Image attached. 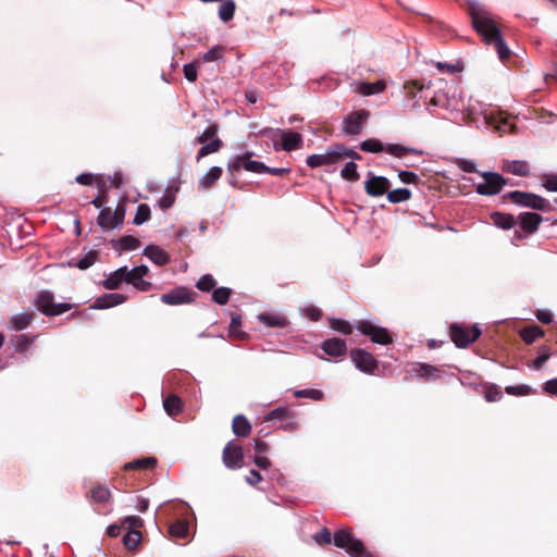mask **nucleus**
<instances>
[{
  "mask_svg": "<svg viewBox=\"0 0 557 557\" xmlns=\"http://www.w3.org/2000/svg\"><path fill=\"white\" fill-rule=\"evenodd\" d=\"M471 23L475 32L486 45H493L498 58L505 62L510 59L511 51L505 44L496 22L485 12L471 10Z\"/></svg>",
  "mask_w": 557,
  "mask_h": 557,
  "instance_id": "obj_1",
  "label": "nucleus"
},
{
  "mask_svg": "<svg viewBox=\"0 0 557 557\" xmlns=\"http://www.w3.org/2000/svg\"><path fill=\"white\" fill-rule=\"evenodd\" d=\"M502 199L536 211L549 212L553 210V206L547 199L529 191L512 190L503 195Z\"/></svg>",
  "mask_w": 557,
  "mask_h": 557,
  "instance_id": "obj_2",
  "label": "nucleus"
},
{
  "mask_svg": "<svg viewBox=\"0 0 557 557\" xmlns=\"http://www.w3.org/2000/svg\"><path fill=\"white\" fill-rule=\"evenodd\" d=\"M334 544L345 549L350 557H373L363 543L356 539L350 529H341L334 534Z\"/></svg>",
  "mask_w": 557,
  "mask_h": 557,
  "instance_id": "obj_3",
  "label": "nucleus"
},
{
  "mask_svg": "<svg viewBox=\"0 0 557 557\" xmlns=\"http://www.w3.org/2000/svg\"><path fill=\"white\" fill-rule=\"evenodd\" d=\"M360 149L364 152L377 153L381 151H385L396 158H403L407 154H417L421 156L423 153L422 150L416 148H408L398 144H388L384 146L382 141L376 138H369L363 140L360 144Z\"/></svg>",
  "mask_w": 557,
  "mask_h": 557,
  "instance_id": "obj_4",
  "label": "nucleus"
},
{
  "mask_svg": "<svg viewBox=\"0 0 557 557\" xmlns=\"http://www.w3.org/2000/svg\"><path fill=\"white\" fill-rule=\"evenodd\" d=\"M36 308L47 317H57L72 308L67 302H55L54 296L49 290H40L37 293L35 301Z\"/></svg>",
  "mask_w": 557,
  "mask_h": 557,
  "instance_id": "obj_5",
  "label": "nucleus"
},
{
  "mask_svg": "<svg viewBox=\"0 0 557 557\" xmlns=\"http://www.w3.org/2000/svg\"><path fill=\"white\" fill-rule=\"evenodd\" d=\"M126 214L125 203L121 202L114 210L110 207L102 208L97 218V223L102 231H111L121 227Z\"/></svg>",
  "mask_w": 557,
  "mask_h": 557,
  "instance_id": "obj_6",
  "label": "nucleus"
},
{
  "mask_svg": "<svg viewBox=\"0 0 557 557\" xmlns=\"http://www.w3.org/2000/svg\"><path fill=\"white\" fill-rule=\"evenodd\" d=\"M481 335V330L476 326L453 323L449 326V336L454 344L459 348H466L475 342Z\"/></svg>",
  "mask_w": 557,
  "mask_h": 557,
  "instance_id": "obj_7",
  "label": "nucleus"
},
{
  "mask_svg": "<svg viewBox=\"0 0 557 557\" xmlns=\"http://www.w3.org/2000/svg\"><path fill=\"white\" fill-rule=\"evenodd\" d=\"M255 156L252 151H245L242 154L235 156L227 163V171L231 174L235 172H239L242 169H245L248 172L262 174L267 170V165L263 162L253 161L251 158Z\"/></svg>",
  "mask_w": 557,
  "mask_h": 557,
  "instance_id": "obj_8",
  "label": "nucleus"
},
{
  "mask_svg": "<svg viewBox=\"0 0 557 557\" xmlns=\"http://www.w3.org/2000/svg\"><path fill=\"white\" fill-rule=\"evenodd\" d=\"M483 183L478 184L475 190L482 196H494L499 194L507 185V180L496 172H483Z\"/></svg>",
  "mask_w": 557,
  "mask_h": 557,
  "instance_id": "obj_9",
  "label": "nucleus"
},
{
  "mask_svg": "<svg viewBox=\"0 0 557 557\" xmlns=\"http://www.w3.org/2000/svg\"><path fill=\"white\" fill-rule=\"evenodd\" d=\"M356 329L370 339L380 345H388L393 342V337L387 329L374 325L371 321L360 320L356 324Z\"/></svg>",
  "mask_w": 557,
  "mask_h": 557,
  "instance_id": "obj_10",
  "label": "nucleus"
},
{
  "mask_svg": "<svg viewBox=\"0 0 557 557\" xmlns=\"http://www.w3.org/2000/svg\"><path fill=\"white\" fill-rule=\"evenodd\" d=\"M222 460L228 469H239L244 463V451L239 444L230 441L223 448Z\"/></svg>",
  "mask_w": 557,
  "mask_h": 557,
  "instance_id": "obj_11",
  "label": "nucleus"
},
{
  "mask_svg": "<svg viewBox=\"0 0 557 557\" xmlns=\"http://www.w3.org/2000/svg\"><path fill=\"white\" fill-rule=\"evenodd\" d=\"M350 359L364 373L373 374L379 367V362L373 355L361 348L352 349L350 351Z\"/></svg>",
  "mask_w": 557,
  "mask_h": 557,
  "instance_id": "obj_12",
  "label": "nucleus"
},
{
  "mask_svg": "<svg viewBox=\"0 0 557 557\" xmlns=\"http://www.w3.org/2000/svg\"><path fill=\"white\" fill-rule=\"evenodd\" d=\"M196 293L187 287H175L169 293L162 294L160 299L163 304L169 306H177L183 304H190L195 300Z\"/></svg>",
  "mask_w": 557,
  "mask_h": 557,
  "instance_id": "obj_13",
  "label": "nucleus"
},
{
  "mask_svg": "<svg viewBox=\"0 0 557 557\" xmlns=\"http://www.w3.org/2000/svg\"><path fill=\"white\" fill-rule=\"evenodd\" d=\"M369 111L359 110L349 113L343 123V132L346 135H358L361 133L363 123L369 119Z\"/></svg>",
  "mask_w": 557,
  "mask_h": 557,
  "instance_id": "obj_14",
  "label": "nucleus"
},
{
  "mask_svg": "<svg viewBox=\"0 0 557 557\" xmlns=\"http://www.w3.org/2000/svg\"><path fill=\"white\" fill-rule=\"evenodd\" d=\"M389 187L391 183L386 177L377 176L372 173L368 174V180L364 182V190L370 197L386 195Z\"/></svg>",
  "mask_w": 557,
  "mask_h": 557,
  "instance_id": "obj_15",
  "label": "nucleus"
},
{
  "mask_svg": "<svg viewBox=\"0 0 557 557\" xmlns=\"http://www.w3.org/2000/svg\"><path fill=\"white\" fill-rule=\"evenodd\" d=\"M126 283L132 284L138 290L148 292L151 288V283L143 280L145 275L148 274L149 269L147 265H138L128 270L126 267Z\"/></svg>",
  "mask_w": 557,
  "mask_h": 557,
  "instance_id": "obj_16",
  "label": "nucleus"
},
{
  "mask_svg": "<svg viewBox=\"0 0 557 557\" xmlns=\"http://www.w3.org/2000/svg\"><path fill=\"white\" fill-rule=\"evenodd\" d=\"M542 221V215L535 212L525 211L517 216V223L527 235L537 232Z\"/></svg>",
  "mask_w": 557,
  "mask_h": 557,
  "instance_id": "obj_17",
  "label": "nucleus"
},
{
  "mask_svg": "<svg viewBox=\"0 0 557 557\" xmlns=\"http://www.w3.org/2000/svg\"><path fill=\"white\" fill-rule=\"evenodd\" d=\"M276 133L281 137V146L283 150L293 151L302 148L304 138L301 134L283 129H276Z\"/></svg>",
  "mask_w": 557,
  "mask_h": 557,
  "instance_id": "obj_18",
  "label": "nucleus"
},
{
  "mask_svg": "<svg viewBox=\"0 0 557 557\" xmlns=\"http://www.w3.org/2000/svg\"><path fill=\"white\" fill-rule=\"evenodd\" d=\"M336 162H338V154L335 147L323 154H311L306 160L307 165L312 169L331 165Z\"/></svg>",
  "mask_w": 557,
  "mask_h": 557,
  "instance_id": "obj_19",
  "label": "nucleus"
},
{
  "mask_svg": "<svg viewBox=\"0 0 557 557\" xmlns=\"http://www.w3.org/2000/svg\"><path fill=\"white\" fill-rule=\"evenodd\" d=\"M322 350L331 357H343L347 352V346L344 339L333 337L324 341L321 345Z\"/></svg>",
  "mask_w": 557,
  "mask_h": 557,
  "instance_id": "obj_20",
  "label": "nucleus"
},
{
  "mask_svg": "<svg viewBox=\"0 0 557 557\" xmlns=\"http://www.w3.org/2000/svg\"><path fill=\"white\" fill-rule=\"evenodd\" d=\"M127 297L123 294H103L95 300L94 308L108 309L125 302Z\"/></svg>",
  "mask_w": 557,
  "mask_h": 557,
  "instance_id": "obj_21",
  "label": "nucleus"
},
{
  "mask_svg": "<svg viewBox=\"0 0 557 557\" xmlns=\"http://www.w3.org/2000/svg\"><path fill=\"white\" fill-rule=\"evenodd\" d=\"M144 256L149 258L157 265H165L170 262V256L168 252L156 245H148L144 249Z\"/></svg>",
  "mask_w": 557,
  "mask_h": 557,
  "instance_id": "obj_22",
  "label": "nucleus"
},
{
  "mask_svg": "<svg viewBox=\"0 0 557 557\" xmlns=\"http://www.w3.org/2000/svg\"><path fill=\"white\" fill-rule=\"evenodd\" d=\"M232 431L238 437H247L251 433V424L244 414H236L232 421Z\"/></svg>",
  "mask_w": 557,
  "mask_h": 557,
  "instance_id": "obj_23",
  "label": "nucleus"
},
{
  "mask_svg": "<svg viewBox=\"0 0 557 557\" xmlns=\"http://www.w3.org/2000/svg\"><path fill=\"white\" fill-rule=\"evenodd\" d=\"M493 224L502 230H510L517 223V218L513 214L505 212H493L490 215Z\"/></svg>",
  "mask_w": 557,
  "mask_h": 557,
  "instance_id": "obj_24",
  "label": "nucleus"
},
{
  "mask_svg": "<svg viewBox=\"0 0 557 557\" xmlns=\"http://www.w3.org/2000/svg\"><path fill=\"white\" fill-rule=\"evenodd\" d=\"M503 171L518 176L530 175L529 163L522 160L505 161L503 165Z\"/></svg>",
  "mask_w": 557,
  "mask_h": 557,
  "instance_id": "obj_25",
  "label": "nucleus"
},
{
  "mask_svg": "<svg viewBox=\"0 0 557 557\" xmlns=\"http://www.w3.org/2000/svg\"><path fill=\"white\" fill-rule=\"evenodd\" d=\"M258 319L268 327H285L288 324L287 318L280 313L264 312L259 314Z\"/></svg>",
  "mask_w": 557,
  "mask_h": 557,
  "instance_id": "obj_26",
  "label": "nucleus"
},
{
  "mask_svg": "<svg viewBox=\"0 0 557 557\" xmlns=\"http://www.w3.org/2000/svg\"><path fill=\"white\" fill-rule=\"evenodd\" d=\"M33 320V312L18 313L10 319L9 326L13 331H23L32 324Z\"/></svg>",
  "mask_w": 557,
  "mask_h": 557,
  "instance_id": "obj_27",
  "label": "nucleus"
},
{
  "mask_svg": "<svg viewBox=\"0 0 557 557\" xmlns=\"http://www.w3.org/2000/svg\"><path fill=\"white\" fill-rule=\"evenodd\" d=\"M163 408L170 417H176L183 411V400L177 395L170 394L163 400Z\"/></svg>",
  "mask_w": 557,
  "mask_h": 557,
  "instance_id": "obj_28",
  "label": "nucleus"
},
{
  "mask_svg": "<svg viewBox=\"0 0 557 557\" xmlns=\"http://www.w3.org/2000/svg\"><path fill=\"white\" fill-rule=\"evenodd\" d=\"M126 267L115 270L103 281V286L107 289H117L123 282H126Z\"/></svg>",
  "mask_w": 557,
  "mask_h": 557,
  "instance_id": "obj_29",
  "label": "nucleus"
},
{
  "mask_svg": "<svg viewBox=\"0 0 557 557\" xmlns=\"http://www.w3.org/2000/svg\"><path fill=\"white\" fill-rule=\"evenodd\" d=\"M222 169L220 166H212L200 180L199 187L203 189L211 188L222 176Z\"/></svg>",
  "mask_w": 557,
  "mask_h": 557,
  "instance_id": "obj_30",
  "label": "nucleus"
},
{
  "mask_svg": "<svg viewBox=\"0 0 557 557\" xmlns=\"http://www.w3.org/2000/svg\"><path fill=\"white\" fill-rule=\"evenodd\" d=\"M169 534L173 540H185L189 534V525L185 520H177L170 524Z\"/></svg>",
  "mask_w": 557,
  "mask_h": 557,
  "instance_id": "obj_31",
  "label": "nucleus"
},
{
  "mask_svg": "<svg viewBox=\"0 0 557 557\" xmlns=\"http://www.w3.org/2000/svg\"><path fill=\"white\" fill-rule=\"evenodd\" d=\"M486 123L493 126L496 131L506 133L508 129H512L513 125L510 124L506 116H503L502 113L498 114H490L486 116Z\"/></svg>",
  "mask_w": 557,
  "mask_h": 557,
  "instance_id": "obj_32",
  "label": "nucleus"
},
{
  "mask_svg": "<svg viewBox=\"0 0 557 557\" xmlns=\"http://www.w3.org/2000/svg\"><path fill=\"white\" fill-rule=\"evenodd\" d=\"M296 416L297 414L289 408L280 407V408H275V409L271 410L269 413H267V416L264 417V420L265 421L280 420V421L284 422L285 420L296 419Z\"/></svg>",
  "mask_w": 557,
  "mask_h": 557,
  "instance_id": "obj_33",
  "label": "nucleus"
},
{
  "mask_svg": "<svg viewBox=\"0 0 557 557\" xmlns=\"http://www.w3.org/2000/svg\"><path fill=\"white\" fill-rule=\"evenodd\" d=\"M240 326H242V317L240 314L238 313H232V317H231V323H230V336L233 338V339H237V341H244L248 337V335L240 331Z\"/></svg>",
  "mask_w": 557,
  "mask_h": 557,
  "instance_id": "obj_34",
  "label": "nucleus"
},
{
  "mask_svg": "<svg viewBox=\"0 0 557 557\" xmlns=\"http://www.w3.org/2000/svg\"><path fill=\"white\" fill-rule=\"evenodd\" d=\"M89 493H90V498L92 499V502H95L97 504H106L112 497L110 490L107 486L101 485V484L94 486Z\"/></svg>",
  "mask_w": 557,
  "mask_h": 557,
  "instance_id": "obj_35",
  "label": "nucleus"
},
{
  "mask_svg": "<svg viewBox=\"0 0 557 557\" xmlns=\"http://www.w3.org/2000/svg\"><path fill=\"white\" fill-rule=\"evenodd\" d=\"M544 331L539 325H529L520 331V336L528 345L532 344L535 339L544 336Z\"/></svg>",
  "mask_w": 557,
  "mask_h": 557,
  "instance_id": "obj_36",
  "label": "nucleus"
},
{
  "mask_svg": "<svg viewBox=\"0 0 557 557\" xmlns=\"http://www.w3.org/2000/svg\"><path fill=\"white\" fill-rule=\"evenodd\" d=\"M222 146L223 143L220 138H213V140L202 144V147L197 152L196 160L199 162L206 156L218 152Z\"/></svg>",
  "mask_w": 557,
  "mask_h": 557,
  "instance_id": "obj_37",
  "label": "nucleus"
},
{
  "mask_svg": "<svg viewBox=\"0 0 557 557\" xmlns=\"http://www.w3.org/2000/svg\"><path fill=\"white\" fill-rule=\"evenodd\" d=\"M157 465V459L154 457H147L141 459L133 460L124 466L125 470H147L152 469Z\"/></svg>",
  "mask_w": 557,
  "mask_h": 557,
  "instance_id": "obj_38",
  "label": "nucleus"
},
{
  "mask_svg": "<svg viewBox=\"0 0 557 557\" xmlns=\"http://www.w3.org/2000/svg\"><path fill=\"white\" fill-rule=\"evenodd\" d=\"M140 246V240L132 235L122 236L114 242L113 247L121 250H135Z\"/></svg>",
  "mask_w": 557,
  "mask_h": 557,
  "instance_id": "obj_39",
  "label": "nucleus"
},
{
  "mask_svg": "<svg viewBox=\"0 0 557 557\" xmlns=\"http://www.w3.org/2000/svg\"><path fill=\"white\" fill-rule=\"evenodd\" d=\"M385 87L386 85L383 81H377L374 83H362L359 86V92L363 96H371L382 92Z\"/></svg>",
  "mask_w": 557,
  "mask_h": 557,
  "instance_id": "obj_40",
  "label": "nucleus"
},
{
  "mask_svg": "<svg viewBox=\"0 0 557 557\" xmlns=\"http://www.w3.org/2000/svg\"><path fill=\"white\" fill-rule=\"evenodd\" d=\"M386 197L391 203H399L409 200L411 198V191L408 188L388 189Z\"/></svg>",
  "mask_w": 557,
  "mask_h": 557,
  "instance_id": "obj_41",
  "label": "nucleus"
},
{
  "mask_svg": "<svg viewBox=\"0 0 557 557\" xmlns=\"http://www.w3.org/2000/svg\"><path fill=\"white\" fill-rule=\"evenodd\" d=\"M235 9H236V5L233 0L224 1L219 8V17L223 22L231 21L234 17Z\"/></svg>",
  "mask_w": 557,
  "mask_h": 557,
  "instance_id": "obj_42",
  "label": "nucleus"
},
{
  "mask_svg": "<svg viewBox=\"0 0 557 557\" xmlns=\"http://www.w3.org/2000/svg\"><path fill=\"white\" fill-rule=\"evenodd\" d=\"M413 371L419 377L430 380L438 372V369L428 363H417Z\"/></svg>",
  "mask_w": 557,
  "mask_h": 557,
  "instance_id": "obj_43",
  "label": "nucleus"
},
{
  "mask_svg": "<svg viewBox=\"0 0 557 557\" xmlns=\"http://www.w3.org/2000/svg\"><path fill=\"white\" fill-rule=\"evenodd\" d=\"M140 540H141L140 530L127 531L126 534L123 536V544L128 549H135L139 545Z\"/></svg>",
  "mask_w": 557,
  "mask_h": 557,
  "instance_id": "obj_44",
  "label": "nucleus"
},
{
  "mask_svg": "<svg viewBox=\"0 0 557 557\" xmlns=\"http://www.w3.org/2000/svg\"><path fill=\"white\" fill-rule=\"evenodd\" d=\"M341 175L344 180L349 182H357L360 175L357 171V164L352 161L347 162L341 171Z\"/></svg>",
  "mask_w": 557,
  "mask_h": 557,
  "instance_id": "obj_45",
  "label": "nucleus"
},
{
  "mask_svg": "<svg viewBox=\"0 0 557 557\" xmlns=\"http://www.w3.org/2000/svg\"><path fill=\"white\" fill-rule=\"evenodd\" d=\"M151 216L150 207L147 203H140L137 207L136 214L134 216L133 223L135 225H141L147 222Z\"/></svg>",
  "mask_w": 557,
  "mask_h": 557,
  "instance_id": "obj_46",
  "label": "nucleus"
},
{
  "mask_svg": "<svg viewBox=\"0 0 557 557\" xmlns=\"http://www.w3.org/2000/svg\"><path fill=\"white\" fill-rule=\"evenodd\" d=\"M218 132H219V125L213 123L211 125H209L201 135H199L195 141L197 144H206L207 141H211L213 140V138H219L218 137Z\"/></svg>",
  "mask_w": 557,
  "mask_h": 557,
  "instance_id": "obj_47",
  "label": "nucleus"
},
{
  "mask_svg": "<svg viewBox=\"0 0 557 557\" xmlns=\"http://www.w3.org/2000/svg\"><path fill=\"white\" fill-rule=\"evenodd\" d=\"M35 336H29L27 334L17 335L13 338V345L16 351H25L35 341Z\"/></svg>",
  "mask_w": 557,
  "mask_h": 557,
  "instance_id": "obj_48",
  "label": "nucleus"
},
{
  "mask_svg": "<svg viewBox=\"0 0 557 557\" xmlns=\"http://www.w3.org/2000/svg\"><path fill=\"white\" fill-rule=\"evenodd\" d=\"M330 326L332 330L336 331V332H339L342 334H345V335H349L352 333V326L351 324L346 321V320H342V319H332L330 321Z\"/></svg>",
  "mask_w": 557,
  "mask_h": 557,
  "instance_id": "obj_49",
  "label": "nucleus"
},
{
  "mask_svg": "<svg viewBox=\"0 0 557 557\" xmlns=\"http://www.w3.org/2000/svg\"><path fill=\"white\" fill-rule=\"evenodd\" d=\"M232 290L228 287H219L213 290L212 299L218 305H225L230 300Z\"/></svg>",
  "mask_w": 557,
  "mask_h": 557,
  "instance_id": "obj_50",
  "label": "nucleus"
},
{
  "mask_svg": "<svg viewBox=\"0 0 557 557\" xmlns=\"http://www.w3.org/2000/svg\"><path fill=\"white\" fill-rule=\"evenodd\" d=\"M99 252L90 250L75 265L81 270H87L98 260Z\"/></svg>",
  "mask_w": 557,
  "mask_h": 557,
  "instance_id": "obj_51",
  "label": "nucleus"
},
{
  "mask_svg": "<svg viewBox=\"0 0 557 557\" xmlns=\"http://www.w3.org/2000/svg\"><path fill=\"white\" fill-rule=\"evenodd\" d=\"M484 398L488 403L499 401L503 398V393L497 385L488 384L485 386Z\"/></svg>",
  "mask_w": 557,
  "mask_h": 557,
  "instance_id": "obj_52",
  "label": "nucleus"
},
{
  "mask_svg": "<svg viewBox=\"0 0 557 557\" xmlns=\"http://www.w3.org/2000/svg\"><path fill=\"white\" fill-rule=\"evenodd\" d=\"M224 51H225V48L222 47V46H215L213 48H211L210 50H208L203 55H202V62H213V61H219L223 58V54H224Z\"/></svg>",
  "mask_w": 557,
  "mask_h": 557,
  "instance_id": "obj_53",
  "label": "nucleus"
},
{
  "mask_svg": "<svg viewBox=\"0 0 557 557\" xmlns=\"http://www.w3.org/2000/svg\"><path fill=\"white\" fill-rule=\"evenodd\" d=\"M215 284L216 282L211 274H205L198 280L196 287L201 292H210L215 287Z\"/></svg>",
  "mask_w": 557,
  "mask_h": 557,
  "instance_id": "obj_54",
  "label": "nucleus"
},
{
  "mask_svg": "<svg viewBox=\"0 0 557 557\" xmlns=\"http://www.w3.org/2000/svg\"><path fill=\"white\" fill-rule=\"evenodd\" d=\"M295 396L298 398H310L313 400H322L324 394L320 389H299L295 392Z\"/></svg>",
  "mask_w": 557,
  "mask_h": 557,
  "instance_id": "obj_55",
  "label": "nucleus"
},
{
  "mask_svg": "<svg viewBox=\"0 0 557 557\" xmlns=\"http://www.w3.org/2000/svg\"><path fill=\"white\" fill-rule=\"evenodd\" d=\"M143 525L144 521L138 516H128L122 522V527L127 531L139 530Z\"/></svg>",
  "mask_w": 557,
  "mask_h": 557,
  "instance_id": "obj_56",
  "label": "nucleus"
},
{
  "mask_svg": "<svg viewBox=\"0 0 557 557\" xmlns=\"http://www.w3.org/2000/svg\"><path fill=\"white\" fill-rule=\"evenodd\" d=\"M423 87L424 86L419 81H412L405 83L404 90L409 99H413Z\"/></svg>",
  "mask_w": 557,
  "mask_h": 557,
  "instance_id": "obj_57",
  "label": "nucleus"
},
{
  "mask_svg": "<svg viewBox=\"0 0 557 557\" xmlns=\"http://www.w3.org/2000/svg\"><path fill=\"white\" fill-rule=\"evenodd\" d=\"M199 61L196 60L194 62L187 63L183 67L184 76L189 82H196L197 81V69H198Z\"/></svg>",
  "mask_w": 557,
  "mask_h": 557,
  "instance_id": "obj_58",
  "label": "nucleus"
},
{
  "mask_svg": "<svg viewBox=\"0 0 557 557\" xmlns=\"http://www.w3.org/2000/svg\"><path fill=\"white\" fill-rule=\"evenodd\" d=\"M335 148H336V151H337V154H338V161L342 160L343 158H350L352 160H360L361 159V156L352 150V149H348L346 148L344 145L339 144V145H335Z\"/></svg>",
  "mask_w": 557,
  "mask_h": 557,
  "instance_id": "obj_59",
  "label": "nucleus"
},
{
  "mask_svg": "<svg viewBox=\"0 0 557 557\" xmlns=\"http://www.w3.org/2000/svg\"><path fill=\"white\" fill-rule=\"evenodd\" d=\"M505 392L513 396H525L532 393V388L529 385L522 384L517 386H507Z\"/></svg>",
  "mask_w": 557,
  "mask_h": 557,
  "instance_id": "obj_60",
  "label": "nucleus"
},
{
  "mask_svg": "<svg viewBox=\"0 0 557 557\" xmlns=\"http://www.w3.org/2000/svg\"><path fill=\"white\" fill-rule=\"evenodd\" d=\"M435 66L441 72H447V73H451V74L461 72L463 69L462 65L459 63L450 64V63H446V62H436Z\"/></svg>",
  "mask_w": 557,
  "mask_h": 557,
  "instance_id": "obj_61",
  "label": "nucleus"
},
{
  "mask_svg": "<svg viewBox=\"0 0 557 557\" xmlns=\"http://www.w3.org/2000/svg\"><path fill=\"white\" fill-rule=\"evenodd\" d=\"M549 349L544 347L540 355L533 360L532 367L536 370H540L543 367V364L549 359Z\"/></svg>",
  "mask_w": 557,
  "mask_h": 557,
  "instance_id": "obj_62",
  "label": "nucleus"
},
{
  "mask_svg": "<svg viewBox=\"0 0 557 557\" xmlns=\"http://www.w3.org/2000/svg\"><path fill=\"white\" fill-rule=\"evenodd\" d=\"M398 177L404 184H418L420 181L416 173L409 171H399Z\"/></svg>",
  "mask_w": 557,
  "mask_h": 557,
  "instance_id": "obj_63",
  "label": "nucleus"
},
{
  "mask_svg": "<svg viewBox=\"0 0 557 557\" xmlns=\"http://www.w3.org/2000/svg\"><path fill=\"white\" fill-rule=\"evenodd\" d=\"M314 541L320 544H331L332 543V534L327 528H323L319 533L314 535Z\"/></svg>",
  "mask_w": 557,
  "mask_h": 557,
  "instance_id": "obj_64",
  "label": "nucleus"
}]
</instances>
